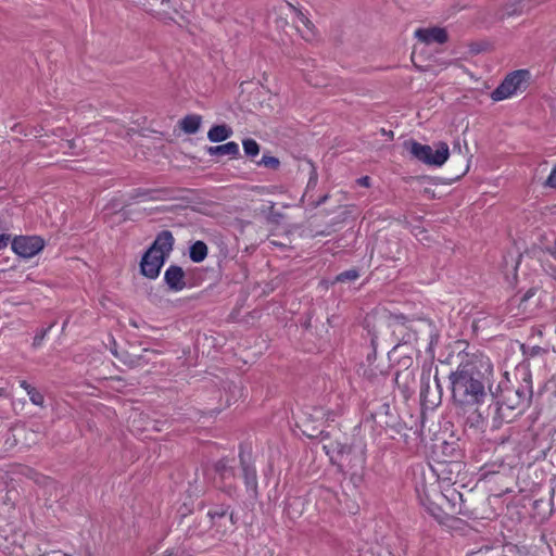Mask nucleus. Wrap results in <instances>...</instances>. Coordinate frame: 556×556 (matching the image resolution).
I'll list each match as a JSON object with an SVG mask.
<instances>
[{
    "label": "nucleus",
    "mask_w": 556,
    "mask_h": 556,
    "mask_svg": "<svg viewBox=\"0 0 556 556\" xmlns=\"http://www.w3.org/2000/svg\"><path fill=\"white\" fill-rule=\"evenodd\" d=\"M431 495L438 500V505H440L443 513H446L447 519L451 521L455 520V510L453 506L448 504V498L446 496V492L440 491L435 484H431Z\"/></svg>",
    "instance_id": "18"
},
{
    "label": "nucleus",
    "mask_w": 556,
    "mask_h": 556,
    "mask_svg": "<svg viewBox=\"0 0 556 556\" xmlns=\"http://www.w3.org/2000/svg\"><path fill=\"white\" fill-rule=\"evenodd\" d=\"M149 193H150V191H149V190H140V189H139V190H137V191H136V195H135V197H136V198H139V197H147Z\"/></svg>",
    "instance_id": "44"
},
{
    "label": "nucleus",
    "mask_w": 556,
    "mask_h": 556,
    "mask_svg": "<svg viewBox=\"0 0 556 556\" xmlns=\"http://www.w3.org/2000/svg\"><path fill=\"white\" fill-rule=\"evenodd\" d=\"M20 386L27 392L29 400L34 405L45 407V396L41 392H39L35 387H33L26 380H21Z\"/></svg>",
    "instance_id": "24"
},
{
    "label": "nucleus",
    "mask_w": 556,
    "mask_h": 556,
    "mask_svg": "<svg viewBox=\"0 0 556 556\" xmlns=\"http://www.w3.org/2000/svg\"><path fill=\"white\" fill-rule=\"evenodd\" d=\"M445 492L448 498V504L453 506V509L455 510V516H469L468 509L465 507L462 493L455 489H447Z\"/></svg>",
    "instance_id": "20"
},
{
    "label": "nucleus",
    "mask_w": 556,
    "mask_h": 556,
    "mask_svg": "<svg viewBox=\"0 0 556 556\" xmlns=\"http://www.w3.org/2000/svg\"><path fill=\"white\" fill-rule=\"evenodd\" d=\"M327 199H328V194L323 195V197L317 201L316 205H320V204L325 203Z\"/></svg>",
    "instance_id": "46"
},
{
    "label": "nucleus",
    "mask_w": 556,
    "mask_h": 556,
    "mask_svg": "<svg viewBox=\"0 0 556 556\" xmlns=\"http://www.w3.org/2000/svg\"><path fill=\"white\" fill-rule=\"evenodd\" d=\"M394 383L402 392L405 399H408L414 393V387L416 384L415 372L408 367L403 371H396L394 377Z\"/></svg>",
    "instance_id": "15"
},
{
    "label": "nucleus",
    "mask_w": 556,
    "mask_h": 556,
    "mask_svg": "<svg viewBox=\"0 0 556 556\" xmlns=\"http://www.w3.org/2000/svg\"><path fill=\"white\" fill-rule=\"evenodd\" d=\"M468 169H469V166H468V165H466L465 169H464L460 174H458V175L456 176V178H459V177L464 176Z\"/></svg>",
    "instance_id": "48"
},
{
    "label": "nucleus",
    "mask_w": 556,
    "mask_h": 556,
    "mask_svg": "<svg viewBox=\"0 0 556 556\" xmlns=\"http://www.w3.org/2000/svg\"><path fill=\"white\" fill-rule=\"evenodd\" d=\"M201 122L202 117L200 115L189 114L180 121V127L186 134L193 135L199 130Z\"/></svg>",
    "instance_id": "23"
},
{
    "label": "nucleus",
    "mask_w": 556,
    "mask_h": 556,
    "mask_svg": "<svg viewBox=\"0 0 556 556\" xmlns=\"http://www.w3.org/2000/svg\"><path fill=\"white\" fill-rule=\"evenodd\" d=\"M5 394V390L3 388H0V396H3Z\"/></svg>",
    "instance_id": "53"
},
{
    "label": "nucleus",
    "mask_w": 556,
    "mask_h": 556,
    "mask_svg": "<svg viewBox=\"0 0 556 556\" xmlns=\"http://www.w3.org/2000/svg\"><path fill=\"white\" fill-rule=\"evenodd\" d=\"M416 492L420 504L441 525L450 526V520L446 517V513H443L438 505V500L431 495V484L428 486L425 483L416 486Z\"/></svg>",
    "instance_id": "7"
},
{
    "label": "nucleus",
    "mask_w": 556,
    "mask_h": 556,
    "mask_svg": "<svg viewBox=\"0 0 556 556\" xmlns=\"http://www.w3.org/2000/svg\"><path fill=\"white\" fill-rule=\"evenodd\" d=\"M232 135V129L226 124L214 125L207 132V138L211 142H222Z\"/></svg>",
    "instance_id": "21"
},
{
    "label": "nucleus",
    "mask_w": 556,
    "mask_h": 556,
    "mask_svg": "<svg viewBox=\"0 0 556 556\" xmlns=\"http://www.w3.org/2000/svg\"><path fill=\"white\" fill-rule=\"evenodd\" d=\"M434 380H435V382H437L438 387H440V383H439V378H438V376H435V377H434Z\"/></svg>",
    "instance_id": "55"
},
{
    "label": "nucleus",
    "mask_w": 556,
    "mask_h": 556,
    "mask_svg": "<svg viewBox=\"0 0 556 556\" xmlns=\"http://www.w3.org/2000/svg\"><path fill=\"white\" fill-rule=\"evenodd\" d=\"M521 351H522V354L526 356V357H533V356H536V355H540L541 353H544L545 350L539 345H528V344H521Z\"/></svg>",
    "instance_id": "29"
},
{
    "label": "nucleus",
    "mask_w": 556,
    "mask_h": 556,
    "mask_svg": "<svg viewBox=\"0 0 556 556\" xmlns=\"http://www.w3.org/2000/svg\"><path fill=\"white\" fill-rule=\"evenodd\" d=\"M530 76L527 70H517L509 73L504 80L492 91L491 99L493 101H502L513 96L521 84Z\"/></svg>",
    "instance_id": "6"
},
{
    "label": "nucleus",
    "mask_w": 556,
    "mask_h": 556,
    "mask_svg": "<svg viewBox=\"0 0 556 556\" xmlns=\"http://www.w3.org/2000/svg\"><path fill=\"white\" fill-rule=\"evenodd\" d=\"M371 415H372L374 418L379 417L380 419H382L381 414L375 413V414H371Z\"/></svg>",
    "instance_id": "52"
},
{
    "label": "nucleus",
    "mask_w": 556,
    "mask_h": 556,
    "mask_svg": "<svg viewBox=\"0 0 556 556\" xmlns=\"http://www.w3.org/2000/svg\"><path fill=\"white\" fill-rule=\"evenodd\" d=\"M453 149H454V151L457 150L458 154L462 155V149H460V143L459 142L454 143Z\"/></svg>",
    "instance_id": "47"
},
{
    "label": "nucleus",
    "mask_w": 556,
    "mask_h": 556,
    "mask_svg": "<svg viewBox=\"0 0 556 556\" xmlns=\"http://www.w3.org/2000/svg\"><path fill=\"white\" fill-rule=\"evenodd\" d=\"M174 243L175 239L172 231L162 230L156 235L153 243L149 247V250L167 258L173 251Z\"/></svg>",
    "instance_id": "13"
},
{
    "label": "nucleus",
    "mask_w": 556,
    "mask_h": 556,
    "mask_svg": "<svg viewBox=\"0 0 556 556\" xmlns=\"http://www.w3.org/2000/svg\"><path fill=\"white\" fill-rule=\"evenodd\" d=\"M415 36L427 45L433 42L442 45L448 40V34L446 29L442 27L418 28Z\"/></svg>",
    "instance_id": "14"
},
{
    "label": "nucleus",
    "mask_w": 556,
    "mask_h": 556,
    "mask_svg": "<svg viewBox=\"0 0 556 556\" xmlns=\"http://www.w3.org/2000/svg\"><path fill=\"white\" fill-rule=\"evenodd\" d=\"M409 329L413 330V333H407L403 337V340L405 343L410 342L412 340H417L416 332L420 331L429 336L430 339V345L437 344L439 341V330L437 329L435 325L432 320L427 318H420L417 321V325L413 328V326H409Z\"/></svg>",
    "instance_id": "11"
},
{
    "label": "nucleus",
    "mask_w": 556,
    "mask_h": 556,
    "mask_svg": "<svg viewBox=\"0 0 556 556\" xmlns=\"http://www.w3.org/2000/svg\"><path fill=\"white\" fill-rule=\"evenodd\" d=\"M164 282L172 291L178 292L186 288V274L182 267L172 264L164 273Z\"/></svg>",
    "instance_id": "12"
},
{
    "label": "nucleus",
    "mask_w": 556,
    "mask_h": 556,
    "mask_svg": "<svg viewBox=\"0 0 556 556\" xmlns=\"http://www.w3.org/2000/svg\"><path fill=\"white\" fill-rule=\"evenodd\" d=\"M167 258L151 250H147L140 261V274L149 279H156Z\"/></svg>",
    "instance_id": "10"
},
{
    "label": "nucleus",
    "mask_w": 556,
    "mask_h": 556,
    "mask_svg": "<svg viewBox=\"0 0 556 556\" xmlns=\"http://www.w3.org/2000/svg\"><path fill=\"white\" fill-rule=\"evenodd\" d=\"M370 344L372 346V351L367 354V366L376 365V349H377V336L372 334L370 339Z\"/></svg>",
    "instance_id": "33"
},
{
    "label": "nucleus",
    "mask_w": 556,
    "mask_h": 556,
    "mask_svg": "<svg viewBox=\"0 0 556 556\" xmlns=\"http://www.w3.org/2000/svg\"><path fill=\"white\" fill-rule=\"evenodd\" d=\"M10 241V236L9 235H0V250L4 249L8 243Z\"/></svg>",
    "instance_id": "40"
},
{
    "label": "nucleus",
    "mask_w": 556,
    "mask_h": 556,
    "mask_svg": "<svg viewBox=\"0 0 556 556\" xmlns=\"http://www.w3.org/2000/svg\"><path fill=\"white\" fill-rule=\"evenodd\" d=\"M208 253L207 245L204 241L198 240L189 248V258L194 263L203 262Z\"/></svg>",
    "instance_id": "22"
},
{
    "label": "nucleus",
    "mask_w": 556,
    "mask_h": 556,
    "mask_svg": "<svg viewBox=\"0 0 556 556\" xmlns=\"http://www.w3.org/2000/svg\"><path fill=\"white\" fill-rule=\"evenodd\" d=\"M214 471L213 485L230 498L238 496L237 471L235 459L222 457L212 467Z\"/></svg>",
    "instance_id": "3"
},
{
    "label": "nucleus",
    "mask_w": 556,
    "mask_h": 556,
    "mask_svg": "<svg viewBox=\"0 0 556 556\" xmlns=\"http://www.w3.org/2000/svg\"><path fill=\"white\" fill-rule=\"evenodd\" d=\"M242 147L244 155L254 163V161H256V156L260 154L261 151L260 143L252 138H245L242 140Z\"/></svg>",
    "instance_id": "25"
},
{
    "label": "nucleus",
    "mask_w": 556,
    "mask_h": 556,
    "mask_svg": "<svg viewBox=\"0 0 556 556\" xmlns=\"http://www.w3.org/2000/svg\"><path fill=\"white\" fill-rule=\"evenodd\" d=\"M350 451L351 448L349 446L338 444V453L341 454L342 456L345 452L350 454Z\"/></svg>",
    "instance_id": "42"
},
{
    "label": "nucleus",
    "mask_w": 556,
    "mask_h": 556,
    "mask_svg": "<svg viewBox=\"0 0 556 556\" xmlns=\"http://www.w3.org/2000/svg\"><path fill=\"white\" fill-rule=\"evenodd\" d=\"M546 186L556 188V167L553 168V170L551 172V174L546 180Z\"/></svg>",
    "instance_id": "37"
},
{
    "label": "nucleus",
    "mask_w": 556,
    "mask_h": 556,
    "mask_svg": "<svg viewBox=\"0 0 556 556\" xmlns=\"http://www.w3.org/2000/svg\"><path fill=\"white\" fill-rule=\"evenodd\" d=\"M505 381L500 382L495 396L501 417H510V413L517 410L516 414H520L531 403L532 377L528 365L519 364L514 371L515 381L508 378V372H505Z\"/></svg>",
    "instance_id": "2"
},
{
    "label": "nucleus",
    "mask_w": 556,
    "mask_h": 556,
    "mask_svg": "<svg viewBox=\"0 0 556 556\" xmlns=\"http://www.w3.org/2000/svg\"><path fill=\"white\" fill-rule=\"evenodd\" d=\"M546 252L556 260V240L552 247L546 248Z\"/></svg>",
    "instance_id": "41"
},
{
    "label": "nucleus",
    "mask_w": 556,
    "mask_h": 556,
    "mask_svg": "<svg viewBox=\"0 0 556 556\" xmlns=\"http://www.w3.org/2000/svg\"><path fill=\"white\" fill-rule=\"evenodd\" d=\"M357 185L361 187L369 188L370 187V177L369 176H363L356 180Z\"/></svg>",
    "instance_id": "38"
},
{
    "label": "nucleus",
    "mask_w": 556,
    "mask_h": 556,
    "mask_svg": "<svg viewBox=\"0 0 556 556\" xmlns=\"http://www.w3.org/2000/svg\"><path fill=\"white\" fill-rule=\"evenodd\" d=\"M298 20L301 22V24L306 27L308 30H312L314 27V24L308 20V17L303 14L301 11H296Z\"/></svg>",
    "instance_id": "36"
},
{
    "label": "nucleus",
    "mask_w": 556,
    "mask_h": 556,
    "mask_svg": "<svg viewBox=\"0 0 556 556\" xmlns=\"http://www.w3.org/2000/svg\"><path fill=\"white\" fill-rule=\"evenodd\" d=\"M356 458L358 459L359 465L362 466V464H363L362 457L357 456ZM339 470L344 473H349L350 482L353 484L354 488H358V485L362 483V481H363V468L362 467L361 468H348V470L344 471V468H342V465H340Z\"/></svg>",
    "instance_id": "26"
},
{
    "label": "nucleus",
    "mask_w": 556,
    "mask_h": 556,
    "mask_svg": "<svg viewBox=\"0 0 556 556\" xmlns=\"http://www.w3.org/2000/svg\"><path fill=\"white\" fill-rule=\"evenodd\" d=\"M239 464L245 492L249 498L256 501L260 496L257 471L251 452H247L243 445L239 448Z\"/></svg>",
    "instance_id": "5"
},
{
    "label": "nucleus",
    "mask_w": 556,
    "mask_h": 556,
    "mask_svg": "<svg viewBox=\"0 0 556 556\" xmlns=\"http://www.w3.org/2000/svg\"><path fill=\"white\" fill-rule=\"evenodd\" d=\"M460 456H462L460 451H457V452H456V454H455V458H458V457H460Z\"/></svg>",
    "instance_id": "54"
},
{
    "label": "nucleus",
    "mask_w": 556,
    "mask_h": 556,
    "mask_svg": "<svg viewBox=\"0 0 556 556\" xmlns=\"http://www.w3.org/2000/svg\"><path fill=\"white\" fill-rule=\"evenodd\" d=\"M465 463L459 459H444L437 462L435 466L432 468V471L437 476L438 480L451 485L458 481V477L465 470Z\"/></svg>",
    "instance_id": "8"
},
{
    "label": "nucleus",
    "mask_w": 556,
    "mask_h": 556,
    "mask_svg": "<svg viewBox=\"0 0 556 556\" xmlns=\"http://www.w3.org/2000/svg\"><path fill=\"white\" fill-rule=\"evenodd\" d=\"M55 325V323H52L51 325H49L47 328H42L40 330L37 331L35 338H34V341H33V346L35 349L39 348L43 341V339L46 338V336L48 334V332L51 330V328Z\"/></svg>",
    "instance_id": "30"
},
{
    "label": "nucleus",
    "mask_w": 556,
    "mask_h": 556,
    "mask_svg": "<svg viewBox=\"0 0 556 556\" xmlns=\"http://www.w3.org/2000/svg\"><path fill=\"white\" fill-rule=\"evenodd\" d=\"M359 278V270L356 268H351L348 270H344L337 275L334 281L336 282H346V281H354Z\"/></svg>",
    "instance_id": "28"
},
{
    "label": "nucleus",
    "mask_w": 556,
    "mask_h": 556,
    "mask_svg": "<svg viewBox=\"0 0 556 556\" xmlns=\"http://www.w3.org/2000/svg\"><path fill=\"white\" fill-rule=\"evenodd\" d=\"M517 414L510 413V417H501V415L498 414V407H497L495 416L493 417V420H492V430L500 429L503 421L509 422Z\"/></svg>",
    "instance_id": "31"
},
{
    "label": "nucleus",
    "mask_w": 556,
    "mask_h": 556,
    "mask_svg": "<svg viewBox=\"0 0 556 556\" xmlns=\"http://www.w3.org/2000/svg\"><path fill=\"white\" fill-rule=\"evenodd\" d=\"M381 408L386 409V415H388L389 404H383Z\"/></svg>",
    "instance_id": "51"
},
{
    "label": "nucleus",
    "mask_w": 556,
    "mask_h": 556,
    "mask_svg": "<svg viewBox=\"0 0 556 556\" xmlns=\"http://www.w3.org/2000/svg\"><path fill=\"white\" fill-rule=\"evenodd\" d=\"M389 321L392 326H405L407 317L403 314H391L389 316Z\"/></svg>",
    "instance_id": "34"
},
{
    "label": "nucleus",
    "mask_w": 556,
    "mask_h": 556,
    "mask_svg": "<svg viewBox=\"0 0 556 556\" xmlns=\"http://www.w3.org/2000/svg\"><path fill=\"white\" fill-rule=\"evenodd\" d=\"M254 163L257 166H264L273 170H277L280 167L279 159L270 155L268 151L264 153L260 160L254 161Z\"/></svg>",
    "instance_id": "27"
},
{
    "label": "nucleus",
    "mask_w": 556,
    "mask_h": 556,
    "mask_svg": "<svg viewBox=\"0 0 556 556\" xmlns=\"http://www.w3.org/2000/svg\"><path fill=\"white\" fill-rule=\"evenodd\" d=\"M381 134H382V135H386V136H388V137H390L391 139H392V138H393V136H394V134H393V131H392V130L387 131L384 128H381Z\"/></svg>",
    "instance_id": "45"
},
{
    "label": "nucleus",
    "mask_w": 556,
    "mask_h": 556,
    "mask_svg": "<svg viewBox=\"0 0 556 556\" xmlns=\"http://www.w3.org/2000/svg\"><path fill=\"white\" fill-rule=\"evenodd\" d=\"M162 556H179L173 552L166 551Z\"/></svg>",
    "instance_id": "49"
},
{
    "label": "nucleus",
    "mask_w": 556,
    "mask_h": 556,
    "mask_svg": "<svg viewBox=\"0 0 556 556\" xmlns=\"http://www.w3.org/2000/svg\"><path fill=\"white\" fill-rule=\"evenodd\" d=\"M404 146L416 160L431 166H442L450 155L448 146L443 141L437 144L435 151L431 146L421 144L416 140L405 141Z\"/></svg>",
    "instance_id": "4"
},
{
    "label": "nucleus",
    "mask_w": 556,
    "mask_h": 556,
    "mask_svg": "<svg viewBox=\"0 0 556 556\" xmlns=\"http://www.w3.org/2000/svg\"><path fill=\"white\" fill-rule=\"evenodd\" d=\"M520 258H521V255H518V262H517V263H519V260H520ZM516 266H518V264H516ZM516 268H517V267H515V269H516Z\"/></svg>",
    "instance_id": "57"
},
{
    "label": "nucleus",
    "mask_w": 556,
    "mask_h": 556,
    "mask_svg": "<svg viewBox=\"0 0 556 556\" xmlns=\"http://www.w3.org/2000/svg\"><path fill=\"white\" fill-rule=\"evenodd\" d=\"M389 371L379 368L378 365L366 366L363 369L364 379L372 387L383 386L388 380Z\"/></svg>",
    "instance_id": "16"
},
{
    "label": "nucleus",
    "mask_w": 556,
    "mask_h": 556,
    "mask_svg": "<svg viewBox=\"0 0 556 556\" xmlns=\"http://www.w3.org/2000/svg\"><path fill=\"white\" fill-rule=\"evenodd\" d=\"M67 323H68L67 320L64 321L63 327H62L63 330L65 329Z\"/></svg>",
    "instance_id": "56"
},
{
    "label": "nucleus",
    "mask_w": 556,
    "mask_h": 556,
    "mask_svg": "<svg viewBox=\"0 0 556 556\" xmlns=\"http://www.w3.org/2000/svg\"><path fill=\"white\" fill-rule=\"evenodd\" d=\"M538 287H531L522 294V296L519 300V305L523 306L525 311L527 309V303L538 293Z\"/></svg>",
    "instance_id": "32"
},
{
    "label": "nucleus",
    "mask_w": 556,
    "mask_h": 556,
    "mask_svg": "<svg viewBox=\"0 0 556 556\" xmlns=\"http://www.w3.org/2000/svg\"><path fill=\"white\" fill-rule=\"evenodd\" d=\"M473 412L468 418L469 422L473 427H479L483 422L482 415L478 412L477 406L473 407Z\"/></svg>",
    "instance_id": "35"
},
{
    "label": "nucleus",
    "mask_w": 556,
    "mask_h": 556,
    "mask_svg": "<svg viewBox=\"0 0 556 556\" xmlns=\"http://www.w3.org/2000/svg\"><path fill=\"white\" fill-rule=\"evenodd\" d=\"M210 155H230L237 157L240 154L239 146L235 141H229L219 146H211L206 149Z\"/></svg>",
    "instance_id": "19"
},
{
    "label": "nucleus",
    "mask_w": 556,
    "mask_h": 556,
    "mask_svg": "<svg viewBox=\"0 0 556 556\" xmlns=\"http://www.w3.org/2000/svg\"><path fill=\"white\" fill-rule=\"evenodd\" d=\"M206 516L210 518L212 527L220 526V520L229 516V520L233 523V511L229 513V505L219 504L208 509Z\"/></svg>",
    "instance_id": "17"
},
{
    "label": "nucleus",
    "mask_w": 556,
    "mask_h": 556,
    "mask_svg": "<svg viewBox=\"0 0 556 556\" xmlns=\"http://www.w3.org/2000/svg\"><path fill=\"white\" fill-rule=\"evenodd\" d=\"M468 556H483L481 552H472Z\"/></svg>",
    "instance_id": "50"
},
{
    "label": "nucleus",
    "mask_w": 556,
    "mask_h": 556,
    "mask_svg": "<svg viewBox=\"0 0 556 556\" xmlns=\"http://www.w3.org/2000/svg\"><path fill=\"white\" fill-rule=\"evenodd\" d=\"M45 247V241L38 236H20L12 241V250L25 258L33 257Z\"/></svg>",
    "instance_id": "9"
},
{
    "label": "nucleus",
    "mask_w": 556,
    "mask_h": 556,
    "mask_svg": "<svg viewBox=\"0 0 556 556\" xmlns=\"http://www.w3.org/2000/svg\"><path fill=\"white\" fill-rule=\"evenodd\" d=\"M510 428L508 429V434H503L498 438H494V441L500 443V444H505L506 442H508L510 440Z\"/></svg>",
    "instance_id": "39"
},
{
    "label": "nucleus",
    "mask_w": 556,
    "mask_h": 556,
    "mask_svg": "<svg viewBox=\"0 0 556 556\" xmlns=\"http://www.w3.org/2000/svg\"><path fill=\"white\" fill-rule=\"evenodd\" d=\"M530 331H531L530 337H533V336H535V334H538V336H542V330H541L540 328H538V327H532V328L530 329Z\"/></svg>",
    "instance_id": "43"
},
{
    "label": "nucleus",
    "mask_w": 556,
    "mask_h": 556,
    "mask_svg": "<svg viewBox=\"0 0 556 556\" xmlns=\"http://www.w3.org/2000/svg\"><path fill=\"white\" fill-rule=\"evenodd\" d=\"M493 366L483 354H466L448 380L454 403L465 410L482 404L490 389Z\"/></svg>",
    "instance_id": "1"
}]
</instances>
